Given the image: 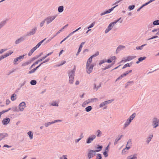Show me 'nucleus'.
<instances>
[{"mask_svg": "<svg viewBox=\"0 0 159 159\" xmlns=\"http://www.w3.org/2000/svg\"><path fill=\"white\" fill-rule=\"evenodd\" d=\"M46 39H44L42 40L36 46L33 48L28 53V55L29 56H31L32 53L37 48H38L40 46L41 44L43 43V42Z\"/></svg>", "mask_w": 159, "mask_h": 159, "instance_id": "1", "label": "nucleus"}, {"mask_svg": "<svg viewBox=\"0 0 159 159\" xmlns=\"http://www.w3.org/2000/svg\"><path fill=\"white\" fill-rule=\"evenodd\" d=\"M99 52H97L95 53V54L93 55L92 56H91L90 58H89L87 61L86 65H91V64L93 58L98 56L99 55Z\"/></svg>", "mask_w": 159, "mask_h": 159, "instance_id": "2", "label": "nucleus"}, {"mask_svg": "<svg viewBox=\"0 0 159 159\" xmlns=\"http://www.w3.org/2000/svg\"><path fill=\"white\" fill-rule=\"evenodd\" d=\"M56 17V16H49L45 19V20L46 21L47 24H48L53 20Z\"/></svg>", "mask_w": 159, "mask_h": 159, "instance_id": "3", "label": "nucleus"}, {"mask_svg": "<svg viewBox=\"0 0 159 159\" xmlns=\"http://www.w3.org/2000/svg\"><path fill=\"white\" fill-rule=\"evenodd\" d=\"M87 72L88 74H90L92 72L94 65L93 64L91 65H86Z\"/></svg>", "mask_w": 159, "mask_h": 159, "instance_id": "4", "label": "nucleus"}, {"mask_svg": "<svg viewBox=\"0 0 159 159\" xmlns=\"http://www.w3.org/2000/svg\"><path fill=\"white\" fill-rule=\"evenodd\" d=\"M131 141L130 139H129L128 141L127 146L126 147V148L125 149H124L122 150V153L123 154H125V151L126 149H127V150H128L130 148V147L129 146L131 145Z\"/></svg>", "mask_w": 159, "mask_h": 159, "instance_id": "5", "label": "nucleus"}, {"mask_svg": "<svg viewBox=\"0 0 159 159\" xmlns=\"http://www.w3.org/2000/svg\"><path fill=\"white\" fill-rule=\"evenodd\" d=\"M153 123L154 128L157 127L159 125V120L156 118H154L153 120Z\"/></svg>", "mask_w": 159, "mask_h": 159, "instance_id": "6", "label": "nucleus"}, {"mask_svg": "<svg viewBox=\"0 0 159 159\" xmlns=\"http://www.w3.org/2000/svg\"><path fill=\"white\" fill-rule=\"evenodd\" d=\"M95 152L96 151L92 150H90L88 154V157L89 159H90V158L93 157L95 155Z\"/></svg>", "mask_w": 159, "mask_h": 159, "instance_id": "7", "label": "nucleus"}, {"mask_svg": "<svg viewBox=\"0 0 159 159\" xmlns=\"http://www.w3.org/2000/svg\"><path fill=\"white\" fill-rule=\"evenodd\" d=\"M98 99L96 98H94L93 99H91V100H88L85 101H84L83 103L82 106H84L85 105H86L90 102H94V100H97Z\"/></svg>", "mask_w": 159, "mask_h": 159, "instance_id": "8", "label": "nucleus"}, {"mask_svg": "<svg viewBox=\"0 0 159 159\" xmlns=\"http://www.w3.org/2000/svg\"><path fill=\"white\" fill-rule=\"evenodd\" d=\"M115 24L113 23V22H112L111 23L108 25L107 28L106 30L105 31V33H108L110 30L112 28V27L114 26Z\"/></svg>", "mask_w": 159, "mask_h": 159, "instance_id": "9", "label": "nucleus"}, {"mask_svg": "<svg viewBox=\"0 0 159 159\" xmlns=\"http://www.w3.org/2000/svg\"><path fill=\"white\" fill-rule=\"evenodd\" d=\"M25 107V103L24 102H22L19 105V108L21 111H23Z\"/></svg>", "mask_w": 159, "mask_h": 159, "instance_id": "10", "label": "nucleus"}, {"mask_svg": "<svg viewBox=\"0 0 159 159\" xmlns=\"http://www.w3.org/2000/svg\"><path fill=\"white\" fill-rule=\"evenodd\" d=\"M136 57L135 56H129L127 57V59L125 60H123L121 61V62H125L127 61H130L133 59L135 58Z\"/></svg>", "mask_w": 159, "mask_h": 159, "instance_id": "11", "label": "nucleus"}, {"mask_svg": "<svg viewBox=\"0 0 159 159\" xmlns=\"http://www.w3.org/2000/svg\"><path fill=\"white\" fill-rule=\"evenodd\" d=\"M118 5H116V6L114 7H113L111 8V9H109L108 10L106 11L105 12H102V13H101L100 14V15L101 16H103V15H105L106 14H107V13H110L111 11H112Z\"/></svg>", "mask_w": 159, "mask_h": 159, "instance_id": "12", "label": "nucleus"}, {"mask_svg": "<svg viewBox=\"0 0 159 159\" xmlns=\"http://www.w3.org/2000/svg\"><path fill=\"white\" fill-rule=\"evenodd\" d=\"M13 53V51H10L9 53H6L4 55L0 57V61H1L2 59L7 57V56H8L12 54Z\"/></svg>", "mask_w": 159, "mask_h": 159, "instance_id": "13", "label": "nucleus"}, {"mask_svg": "<svg viewBox=\"0 0 159 159\" xmlns=\"http://www.w3.org/2000/svg\"><path fill=\"white\" fill-rule=\"evenodd\" d=\"M10 119L8 118H6L4 119L2 121V123L4 125L7 124L10 122Z\"/></svg>", "mask_w": 159, "mask_h": 159, "instance_id": "14", "label": "nucleus"}, {"mask_svg": "<svg viewBox=\"0 0 159 159\" xmlns=\"http://www.w3.org/2000/svg\"><path fill=\"white\" fill-rule=\"evenodd\" d=\"M96 136L95 135H93L91 137H89L87 141V143H90L95 138Z\"/></svg>", "mask_w": 159, "mask_h": 159, "instance_id": "15", "label": "nucleus"}, {"mask_svg": "<svg viewBox=\"0 0 159 159\" xmlns=\"http://www.w3.org/2000/svg\"><path fill=\"white\" fill-rule=\"evenodd\" d=\"M8 136V134L6 133H0V141L3 139L5 137Z\"/></svg>", "mask_w": 159, "mask_h": 159, "instance_id": "16", "label": "nucleus"}, {"mask_svg": "<svg viewBox=\"0 0 159 159\" xmlns=\"http://www.w3.org/2000/svg\"><path fill=\"white\" fill-rule=\"evenodd\" d=\"M75 71V68L73 70L70 71L69 73V77H73L74 76V73Z\"/></svg>", "mask_w": 159, "mask_h": 159, "instance_id": "17", "label": "nucleus"}, {"mask_svg": "<svg viewBox=\"0 0 159 159\" xmlns=\"http://www.w3.org/2000/svg\"><path fill=\"white\" fill-rule=\"evenodd\" d=\"M101 86V84L99 83H96L94 84V88L98 89Z\"/></svg>", "mask_w": 159, "mask_h": 159, "instance_id": "18", "label": "nucleus"}, {"mask_svg": "<svg viewBox=\"0 0 159 159\" xmlns=\"http://www.w3.org/2000/svg\"><path fill=\"white\" fill-rule=\"evenodd\" d=\"M146 57H140L139 58L138 61H137L136 63L137 64L139 63L140 62L143 61V60H145Z\"/></svg>", "mask_w": 159, "mask_h": 159, "instance_id": "19", "label": "nucleus"}, {"mask_svg": "<svg viewBox=\"0 0 159 159\" xmlns=\"http://www.w3.org/2000/svg\"><path fill=\"white\" fill-rule=\"evenodd\" d=\"M131 121L129 119H127L124 124L125 127L127 126L129 124Z\"/></svg>", "mask_w": 159, "mask_h": 159, "instance_id": "20", "label": "nucleus"}, {"mask_svg": "<svg viewBox=\"0 0 159 159\" xmlns=\"http://www.w3.org/2000/svg\"><path fill=\"white\" fill-rule=\"evenodd\" d=\"M127 159H137V158L136 155H132L128 157Z\"/></svg>", "mask_w": 159, "mask_h": 159, "instance_id": "21", "label": "nucleus"}, {"mask_svg": "<svg viewBox=\"0 0 159 159\" xmlns=\"http://www.w3.org/2000/svg\"><path fill=\"white\" fill-rule=\"evenodd\" d=\"M36 30V28H35L34 29H33L29 33L30 35H32L35 33Z\"/></svg>", "mask_w": 159, "mask_h": 159, "instance_id": "22", "label": "nucleus"}, {"mask_svg": "<svg viewBox=\"0 0 159 159\" xmlns=\"http://www.w3.org/2000/svg\"><path fill=\"white\" fill-rule=\"evenodd\" d=\"M24 39L23 38H21L18 39L15 42V43L16 44H18L20 42H21V41H23L24 40Z\"/></svg>", "mask_w": 159, "mask_h": 159, "instance_id": "23", "label": "nucleus"}, {"mask_svg": "<svg viewBox=\"0 0 159 159\" xmlns=\"http://www.w3.org/2000/svg\"><path fill=\"white\" fill-rule=\"evenodd\" d=\"M126 75V74H125V73H124L117 79L116 81L119 79H122L123 77L125 76Z\"/></svg>", "mask_w": 159, "mask_h": 159, "instance_id": "24", "label": "nucleus"}, {"mask_svg": "<svg viewBox=\"0 0 159 159\" xmlns=\"http://www.w3.org/2000/svg\"><path fill=\"white\" fill-rule=\"evenodd\" d=\"M63 11V6H60L58 8V11L59 12H61Z\"/></svg>", "mask_w": 159, "mask_h": 159, "instance_id": "25", "label": "nucleus"}, {"mask_svg": "<svg viewBox=\"0 0 159 159\" xmlns=\"http://www.w3.org/2000/svg\"><path fill=\"white\" fill-rule=\"evenodd\" d=\"M136 114L135 113L133 114L129 117V118L128 119L131 121L135 117Z\"/></svg>", "mask_w": 159, "mask_h": 159, "instance_id": "26", "label": "nucleus"}, {"mask_svg": "<svg viewBox=\"0 0 159 159\" xmlns=\"http://www.w3.org/2000/svg\"><path fill=\"white\" fill-rule=\"evenodd\" d=\"M153 137L152 134H151L149 135V137L147 139V142L148 143L149 142L151 141V139Z\"/></svg>", "mask_w": 159, "mask_h": 159, "instance_id": "27", "label": "nucleus"}, {"mask_svg": "<svg viewBox=\"0 0 159 159\" xmlns=\"http://www.w3.org/2000/svg\"><path fill=\"white\" fill-rule=\"evenodd\" d=\"M74 77H69V82L70 84H72L73 83V80H74Z\"/></svg>", "mask_w": 159, "mask_h": 159, "instance_id": "28", "label": "nucleus"}, {"mask_svg": "<svg viewBox=\"0 0 159 159\" xmlns=\"http://www.w3.org/2000/svg\"><path fill=\"white\" fill-rule=\"evenodd\" d=\"M102 146L98 145V147H97V149L95 150V151H96V152H99L102 150Z\"/></svg>", "mask_w": 159, "mask_h": 159, "instance_id": "29", "label": "nucleus"}, {"mask_svg": "<svg viewBox=\"0 0 159 159\" xmlns=\"http://www.w3.org/2000/svg\"><path fill=\"white\" fill-rule=\"evenodd\" d=\"M16 95L15 94H12L11 97V99L12 101L15 100L16 99Z\"/></svg>", "mask_w": 159, "mask_h": 159, "instance_id": "30", "label": "nucleus"}, {"mask_svg": "<svg viewBox=\"0 0 159 159\" xmlns=\"http://www.w3.org/2000/svg\"><path fill=\"white\" fill-rule=\"evenodd\" d=\"M92 109V107L91 106H89L85 108V111L87 112L89 111Z\"/></svg>", "mask_w": 159, "mask_h": 159, "instance_id": "31", "label": "nucleus"}, {"mask_svg": "<svg viewBox=\"0 0 159 159\" xmlns=\"http://www.w3.org/2000/svg\"><path fill=\"white\" fill-rule=\"evenodd\" d=\"M54 123V122H53V121H52L51 122H48V123H45L44 124V125L46 127H47L49 125H51L52 124H53Z\"/></svg>", "mask_w": 159, "mask_h": 159, "instance_id": "32", "label": "nucleus"}, {"mask_svg": "<svg viewBox=\"0 0 159 159\" xmlns=\"http://www.w3.org/2000/svg\"><path fill=\"white\" fill-rule=\"evenodd\" d=\"M146 45V44H144V45H143L141 46L137 47H136V49L137 50H141L143 49V47L145 45Z\"/></svg>", "mask_w": 159, "mask_h": 159, "instance_id": "33", "label": "nucleus"}, {"mask_svg": "<svg viewBox=\"0 0 159 159\" xmlns=\"http://www.w3.org/2000/svg\"><path fill=\"white\" fill-rule=\"evenodd\" d=\"M51 105L53 106H58V103L56 102H52L51 103Z\"/></svg>", "mask_w": 159, "mask_h": 159, "instance_id": "34", "label": "nucleus"}, {"mask_svg": "<svg viewBox=\"0 0 159 159\" xmlns=\"http://www.w3.org/2000/svg\"><path fill=\"white\" fill-rule=\"evenodd\" d=\"M28 134L29 135L30 139H33V134H32L31 132H28Z\"/></svg>", "mask_w": 159, "mask_h": 159, "instance_id": "35", "label": "nucleus"}, {"mask_svg": "<svg viewBox=\"0 0 159 159\" xmlns=\"http://www.w3.org/2000/svg\"><path fill=\"white\" fill-rule=\"evenodd\" d=\"M36 83V81L35 80H32L30 81V84L32 85H35Z\"/></svg>", "mask_w": 159, "mask_h": 159, "instance_id": "36", "label": "nucleus"}, {"mask_svg": "<svg viewBox=\"0 0 159 159\" xmlns=\"http://www.w3.org/2000/svg\"><path fill=\"white\" fill-rule=\"evenodd\" d=\"M153 24L154 25H159V20H156L153 21Z\"/></svg>", "mask_w": 159, "mask_h": 159, "instance_id": "37", "label": "nucleus"}, {"mask_svg": "<svg viewBox=\"0 0 159 159\" xmlns=\"http://www.w3.org/2000/svg\"><path fill=\"white\" fill-rule=\"evenodd\" d=\"M39 62L38 61L35 62V63H34V64H33V65L30 67V69H31L33 67V66H35V65L37 64Z\"/></svg>", "mask_w": 159, "mask_h": 159, "instance_id": "38", "label": "nucleus"}, {"mask_svg": "<svg viewBox=\"0 0 159 159\" xmlns=\"http://www.w3.org/2000/svg\"><path fill=\"white\" fill-rule=\"evenodd\" d=\"M113 101V100H109L107 101H105L104 102H105V104L106 105H107L108 104L110 103L111 102H112Z\"/></svg>", "mask_w": 159, "mask_h": 159, "instance_id": "39", "label": "nucleus"}, {"mask_svg": "<svg viewBox=\"0 0 159 159\" xmlns=\"http://www.w3.org/2000/svg\"><path fill=\"white\" fill-rule=\"evenodd\" d=\"M135 7V6L134 5H133L131 6H130L129 7V8L130 10H132Z\"/></svg>", "mask_w": 159, "mask_h": 159, "instance_id": "40", "label": "nucleus"}, {"mask_svg": "<svg viewBox=\"0 0 159 159\" xmlns=\"http://www.w3.org/2000/svg\"><path fill=\"white\" fill-rule=\"evenodd\" d=\"M125 48V46H120L117 48V50H121V49H123Z\"/></svg>", "mask_w": 159, "mask_h": 159, "instance_id": "41", "label": "nucleus"}, {"mask_svg": "<svg viewBox=\"0 0 159 159\" xmlns=\"http://www.w3.org/2000/svg\"><path fill=\"white\" fill-rule=\"evenodd\" d=\"M130 66L129 65V64L128 63L125 64L123 66L122 68V69H125V68L127 67H129Z\"/></svg>", "mask_w": 159, "mask_h": 159, "instance_id": "42", "label": "nucleus"}, {"mask_svg": "<svg viewBox=\"0 0 159 159\" xmlns=\"http://www.w3.org/2000/svg\"><path fill=\"white\" fill-rule=\"evenodd\" d=\"M97 133H98V134L97 135V136H100V135L102 134V133H101V131L100 130H97Z\"/></svg>", "mask_w": 159, "mask_h": 159, "instance_id": "43", "label": "nucleus"}, {"mask_svg": "<svg viewBox=\"0 0 159 159\" xmlns=\"http://www.w3.org/2000/svg\"><path fill=\"white\" fill-rule=\"evenodd\" d=\"M36 71L35 69H34L30 71L29 72V73L30 74L34 73Z\"/></svg>", "mask_w": 159, "mask_h": 159, "instance_id": "44", "label": "nucleus"}, {"mask_svg": "<svg viewBox=\"0 0 159 159\" xmlns=\"http://www.w3.org/2000/svg\"><path fill=\"white\" fill-rule=\"evenodd\" d=\"M102 157H101V155L100 154H98L97 155L96 159H101Z\"/></svg>", "mask_w": 159, "mask_h": 159, "instance_id": "45", "label": "nucleus"}, {"mask_svg": "<svg viewBox=\"0 0 159 159\" xmlns=\"http://www.w3.org/2000/svg\"><path fill=\"white\" fill-rule=\"evenodd\" d=\"M95 24V23L94 22L89 27H88V28L89 29L93 27L94 25Z\"/></svg>", "mask_w": 159, "mask_h": 159, "instance_id": "46", "label": "nucleus"}, {"mask_svg": "<svg viewBox=\"0 0 159 159\" xmlns=\"http://www.w3.org/2000/svg\"><path fill=\"white\" fill-rule=\"evenodd\" d=\"M45 21V20H44L42 22H41L40 24V25L41 27H42Z\"/></svg>", "mask_w": 159, "mask_h": 159, "instance_id": "47", "label": "nucleus"}, {"mask_svg": "<svg viewBox=\"0 0 159 159\" xmlns=\"http://www.w3.org/2000/svg\"><path fill=\"white\" fill-rule=\"evenodd\" d=\"M18 61H19V59H18L17 58H15L14 60V64L15 65L16 64V62Z\"/></svg>", "mask_w": 159, "mask_h": 159, "instance_id": "48", "label": "nucleus"}, {"mask_svg": "<svg viewBox=\"0 0 159 159\" xmlns=\"http://www.w3.org/2000/svg\"><path fill=\"white\" fill-rule=\"evenodd\" d=\"M75 32L74 31H72V32H71L68 35V36H67L69 38L70 36H71L72 34H73Z\"/></svg>", "mask_w": 159, "mask_h": 159, "instance_id": "49", "label": "nucleus"}, {"mask_svg": "<svg viewBox=\"0 0 159 159\" xmlns=\"http://www.w3.org/2000/svg\"><path fill=\"white\" fill-rule=\"evenodd\" d=\"M105 105H106L105 103V102H102V103H101L100 105V107H103V106H105Z\"/></svg>", "mask_w": 159, "mask_h": 159, "instance_id": "50", "label": "nucleus"}, {"mask_svg": "<svg viewBox=\"0 0 159 159\" xmlns=\"http://www.w3.org/2000/svg\"><path fill=\"white\" fill-rule=\"evenodd\" d=\"M24 55H23V56H20L18 57H17V58L19 59V60H20V59H23V58H24Z\"/></svg>", "mask_w": 159, "mask_h": 159, "instance_id": "51", "label": "nucleus"}, {"mask_svg": "<svg viewBox=\"0 0 159 159\" xmlns=\"http://www.w3.org/2000/svg\"><path fill=\"white\" fill-rule=\"evenodd\" d=\"M83 47V46H82V45H80V47L78 49V52H80V51H81V49Z\"/></svg>", "mask_w": 159, "mask_h": 159, "instance_id": "52", "label": "nucleus"}, {"mask_svg": "<svg viewBox=\"0 0 159 159\" xmlns=\"http://www.w3.org/2000/svg\"><path fill=\"white\" fill-rule=\"evenodd\" d=\"M7 112V111H6V110H3V111H2L0 112V115H1H1L2 114H3L4 113L6 112Z\"/></svg>", "mask_w": 159, "mask_h": 159, "instance_id": "53", "label": "nucleus"}, {"mask_svg": "<svg viewBox=\"0 0 159 159\" xmlns=\"http://www.w3.org/2000/svg\"><path fill=\"white\" fill-rule=\"evenodd\" d=\"M7 112V111H6V110H3V111H2L0 112V115H1H1L2 114H3L4 113L6 112Z\"/></svg>", "mask_w": 159, "mask_h": 159, "instance_id": "54", "label": "nucleus"}, {"mask_svg": "<svg viewBox=\"0 0 159 159\" xmlns=\"http://www.w3.org/2000/svg\"><path fill=\"white\" fill-rule=\"evenodd\" d=\"M106 62V61H105L104 60H101L100 61L99 63V64L100 65Z\"/></svg>", "mask_w": 159, "mask_h": 159, "instance_id": "55", "label": "nucleus"}, {"mask_svg": "<svg viewBox=\"0 0 159 159\" xmlns=\"http://www.w3.org/2000/svg\"><path fill=\"white\" fill-rule=\"evenodd\" d=\"M10 102V101L9 99H7L6 100V104L8 105Z\"/></svg>", "mask_w": 159, "mask_h": 159, "instance_id": "56", "label": "nucleus"}, {"mask_svg": "<svg viewBox=\"0 0 159 159\" xmlns=\"http://www.w3.org/2000/svg\"><path fill=\"white\" fill-rule=\"evenodd\" d=\"M12 110L15 111H17V107H14L12 108Z\"/></svg>", "mask_w": 159, "mask_h": 159, "instance_id": "57", "label": "nucleus"}, {"mask_svg": "<svg viewBox=\"0 0 159 159\" xmlns=\"http://www.w3.org/2000/svg\"><path fill=\"white\" fill-rule=\"evenodd\" d=\"M116 59V57L115 56L112 57H111V59L112 61L113 60H115Z\"/></svg>", "mask_w": 159, "mask_h": 159, "instance_id": "58", "label": "nucleus"}, {"mask_svg": "<svg viewBox=\"0 0 159 159\" xmlns=\"http://www.w3.org/2000/svg\"><path fill=\"white\" fill-rule=\"evenodd\" d=\"M5 22H2L0 24V29L3 25L5 24Z\"/></svg>", "mask_w": 159, "mask_h": 159, "instance_id": "59", "label": "nucleus"}, {"mask_svg": "<svg viewBox=\"0 0 159 159\" xmlns=\"http://www.w3.org/2000/svg\"><path fill=\"white\" fill-rule=\"evenodd\" d=\"M103 154L104 155V156L106 157H107V156H108V154H107V152H106V151H105L104 153H103Z\"/></svg>", "mask_w": 159, "mask_h": 159, "instance_id": "60", "label": "nucleus"}, {"mask_svg": "<svg viewBox=\"0 0 159 159\" xmlns=\"http://www.w3.org/2000/svg\"><path fill=\"white\" fill-rule=\"evenodd\" d=\"M64 29H62V28L56 34H58L59 33H60Z\"/></svg>", "mask_w": 159, "mask_h": 159, "instance_id": "61", "label": "nucleus"}, {"mask_svg": "<svg viewBox=\"0 0 159 159\" xmlns=\"http://www.w3.org/2000/svg\"><path fill=\"white\" fill-rule=\"evenodd\" d=\"M66 61H63L62 63L61 64H60V65H59L58 66H61L63 64H65L66 63Z\"/></svg>", "mask_w": 159, "mask_h": 159, "instance_id": "62", "label": "nucleus"}, {"mask_svg": "<svg viewBox=\"0 0 159 159\" xmlns=\"http://www.w3.org/2000/svg\"><path fill=\"white\" fill-rule=\"evenodd\" d=\"M121 19V18H120L119 19H118L117 20L113 22V23L115 24H116L117 22H118L119 21L120 19Z\"/></svg>", "mask_w": 159, "mask_h": 159, "instance_id": "63", "label": "nucleus"}, {"mask_svg": "<svg viewBox=\"0 0 159 159\" xmlns=\"http://www.w3.org/2000/svg\"><path fill=\"white\" fill-rule=\"evenodd\" d=\"M64 50H62L59 53V56H60L62 53V52H63Z\"/></svg>", "mask_w": 159, "mask_h": 159, "instance_id": "64", "label": "nucleus"}]
</instances>
